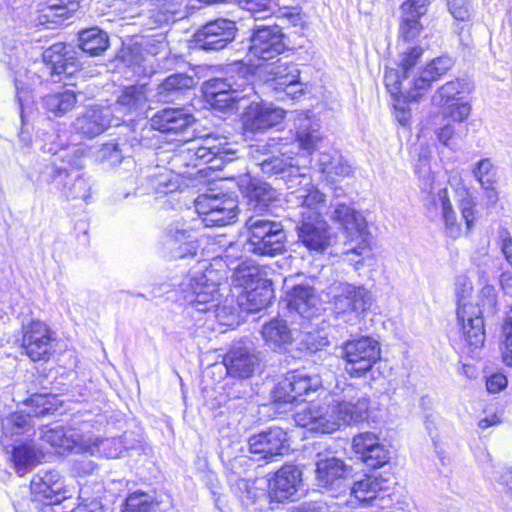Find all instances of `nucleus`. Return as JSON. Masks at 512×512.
<instances>
[{
    "label": "nucleus",
    "instance_id": "58",
    "mask_svg": "<svg viewBox=\"0 0 512 512\" xmlns=\"http://www.w3.org/2000/svg\"><path fill=\"white\" fill-rule=\"evenodd\" d=\"M439 79L428 65L420 72L418 78L413 82V89L408 91L407 98L411 101H417L435 80Z\"/></svg>",
    "mask_w": 512,
    "mask_h": 512
},
{
    "label": "nucleus",
    "instance_id": "61",
    "mask_svg": "<svg viewBox=\"0 0 512 512\" xmlns=\"http://www.w3.org/2000/svg\"><path fill=\"white\" fill-rule=\"evenodd\" d=\"M98 159L109 166L119 165L123 160L122 149L116 143L104 144L98 151Z\"/></svg>",
    "mask_w": 512,
    "mask_h": 512
},
{
    "label": "nucleus",
    "instance_id": "43",
    "mask_svg": "<svg viewBox=\"0 0 512 512\" xmlns=\"http://www.w3.org/2000/svg\"><path fill=\"white\" fill-rule=\"evenodd\" d=\"M157 172L147 179L148 185L158 194H168L180 186V176L171 168L158 167Z\"/></svg>",
    "mask_w": 512,
    "mask_h": 512
},
{
    "label": "nucleus",
    "instance_id": "39",
    "mask_svg": "<svg viewBox=\"0 0 512 512\" xmlns=\"http://www.w3.org/2000/svg\"><path fill=\"white\" fill-rule=\"evenodd\" d=\"M232 269L231 283L235 288L246 290L266 279V275L260 267L249 261H243Z\"/></svg>",
    "mask_w": 512,
    "mask_h": 512
},
{
    "label": "nucleus",
    "instance_id": "38",
    "mask_svg": "<svg viewBox=\"0 0 512 512\" xmlns=\"http://www.w3.org/2000/svg\"><path fill=\"white\" fill-rule=\"evenodd\" d=\"M62 490V482L57 473L45 472L34 477V495L37 500H48L50 504L59 502L58 495Z\"/></svg>",
    "mask_w": 512,
    "mask_h": 512
},
{
    "label": "nucleus",
    "instance_id": "5",
    "mask_svg": "<svg viewBox=\"0 0 512 512\" xmlns=\"http://www.w3.org/2000/svg\"><path fill=\"white\" fill-rule=\"evenodd\" d=\"M471 294V283L466 279L459 280L456 285L458 323L467 343L478 348L485 340L484 322L480 307L469 301Z\"/></svg>",
    "mask_w": 512,
    "mask_h": 512
},
{
    "label": "nucleus",
    "instance_id": "2",
    "mask_svg": "<svg viewBox=\"0 0 512 512\" xmlns=\"http://www.w3.org/2000/svg\"><path fill=\"white\" fill-rule=\"evenodd\" d=\"M330 220L341 226L345 233L346 260L356 269L371 255V234L364 216L353 207L337 202L330 212Z\"/></svg>",
    "mask_w": 512,
    "mask_h": 512
},
{
    "label": "nucleus",
    "instance_id": "8",
    "mask_svg": "<svg viewBox=\"0 0 512 512\" xmlns=\"http://www.w3.org/2000/svg\"><path fill=\"white\" fill-rule=\"evenodd\" d=\"M294 420L298 426L326 434L341 426L333 397L325 402L305 404L295 412Z\"/></svg>",
    "mask_w": 512,
    "mask_h": 512
},
{
    "label": "nucleus",
    "instance_id": "3",
    "mask_svg": "<svg viewBox=\"0 0 512 512\" xmlns=\"http://www.w3.org/2000/svg\"><path fill=\"white\" fill-rule=\"evenodd\" d=\"M252 74L248 68L235 64L230 68L226 78H215L204 84V94L207 101L220 110L233 108L234 104L254 95L251 84Z\"/></svg>",
    "mask_w": 512,
    "mask_h": 512
},
{
    "label": "nucleus",
    "instance_id": "6",
    "mask_svg": "<svg viewBox=\"0 0 512 512\" xmlns=\"http://www.w3.org/2000/svg\"><path fill=\"white\" fill-rule=\"evenodd\" d=\"M344 370L351 377L365 376L380 358V347L376 340L361 337L347 341L341 348Z\"/></svg>",
    "mask_w": 512,
    "mask_h": 512
},
{
    "label": "nucleus",
    "instance_id": "35",
    "mask_svg": "<svg viewBox=\"0 0 512 512\" xmlns=\"http://www.w3.org/2000/svg\"><path fill=\"white\" fill-rule=\"evenodd\" d=\"M203 163V160L196 148L193 140H185L184 143L173 152L170 157V167L179 175H184L185 168L197 167Z\"/></svg>",
    "mask_w": 512,
    "mask_h": 512
},
{
    "label": "nucleus",
    "instance_id": "37",
    "mask_svg": "<svg viewBox=\"0 0 512 512\" xmlns=\"http://www.w3.org/2000/svg\"><path fill=\"white\" fill-rule=\"evenodd\" d=\"M449 185L454 191L455 197L459 202L462 218L464 219L467 229H471L474 225V202L472 195L464 184L462 178L458 175H453L448 180Z\"/></svg>",
    "mask_w": 512,
    "mask_h": 512
},
{
    "label": "nucleus",
    "instance_id": "18",
    "mask_svg": "<svg viewBox=\"0 0 512 512\" xmlns=\"http://www.w3.org/2000/svg\"><path fill=\"white\" fill-rule=\"evenodd\" d=\"M297 233L299 241L311 251L323 252L330 245L329 225L322 217H301Z\"/></svg>",
    "mask_w": 512,
    "mask_h": 512
},
{
    "label": "nucleus",
    "instance_id": "47",
    "mask_svg": "<svg viewBox=\"0 0 512 512\" xmlns=\"http://www.w3.org/2000/svg\"><path fill=\"white\" fill-rule=\"evenodd\" d=\"M147 101V92L145 86L126 87L117 99V105L124 113H131L143 108Z\"/></svg>",
    "mask_w": 512,
    "mask_h": 512
},
{
    "label": "nucleus",
    "instance_id": "29",
    "mask_svg": "<svg viewBox=\"0 0 512 512\" xmlns=\"http://www.w3.org/2000/svg\"><path fill=\"white\" fill-rule=\"evenodd\" d=\"M261 170L266 174H282L286 179L288 189L295 187L297 181L296 175H303L299 172V167L293 163V158L289 155L288 150H280L279 155H273L263 160L260 164Z\"/></svg>",
    "mask_w": 512,
    "mask_h": 512
},
{
    "label": "nucleus",
    "instance_id": "7",
    "mask_svg": "<svg viewBox=\"0 0 512 512\" xmlns=\"http://www.w3.org/2000/svg\"><path fill=\"white\" fill-rule=\"evenodd\" d=\"M237 200L226 194H202L195 200V209L207 227L224 226L237 217Z\"/></svg>",
    "mask_w": 512,
    "mask_h": 512
},
{
    "label": "nucleus",
    "instance_id": "28",
    "mask_svg": "<svg viewBox=\"0 0 512 512\" xmlns=\"http://www.w3.org/2000/svg\"><path fill=\"white\" fill-rule=\"evenodd\" d=\"M273 298L272 283L267 278L254 286L243 290L238 296L239 305L249 313L266 308Z\"/></svg>",
    "mask_w": 512,
    "mask_h": 512
},
{
    "label": "nucleus",
    "instance_id": "24",
    "mask_svg": "<svg viewBox=\"0 0 512 512\" xmlns=\"http://www.w3.org/2000/svg\"><path fill=\"white\" fill-rule=\"evenodd\" d=\"M290 280H284L285 300L289 309L296 311L304 317L313 315L312 309L317 305L318 299L314 289L309 285H290Z\"/></svg>",
    "mask_w": 512,
    "mask_h": 512
},
{
    "label": "nucleus",
    "instance_id": "59",
    "mask_svg": "<svg viewBox=\"0 0 512 512\" xmlns=\"http://www.w3.org/2000/svg\"><path fill=\"white\" fill-rule=\"evenodd\" d=\"M124 512H155L151 496L138 492L130 494L126 499Z\"/></svg>",
    "mask_w": 512,
    "mask_h": 512
},
{
    "label": "nucleus",
    "instance_id": "27",
    "mask_svg": "<svg viewBox=\"0 0 512 512\" xmlns=\"http://www.w3.org/2000/svg\"><path fill=\"white\" fill-rule=\"evenodd\" d=\"M55 182L67 199L87 200L90 196V185L77 171H68L66 167L56 170Z\"/></svg>",
    "mask_w": 512,
    "mask_h": 512
},
{
    "label": "nucleus",
    "instance_id": "31",
    "mask_svg": "<svg viewBox=\"0 0 512 512\" xmlns=\"http://www.w3.org/2000/svg\"><path fill=\"white\" fill-rule=\"evenodd\" d=\"M266 73L270 76L267 82H270L273 89L294 88L299 79L300 72L296 65L281 62L270 63L265 66Z\"/></svg>",
    "mask_w": 512,
    "mask_h": 512
},
{
    "label": "nucleus",
    "instance_id": "60",
    "mask_svg": "<svg viewBox=\"0 0 512 512\" xmlns=\"http://www.w3.org/2000/svg\"><path fill=\"white\" fill-rule=\"evenodd\" d=\"M379 444V438L371 432H364L353 438V450L362 462L363 458L368 455L373 447L378 446Z\"/></svg>",
    "mask_w": 512,
    "mask_h": 512
},
{
    "label": "nucleus",
    "instance_id": "41",
    "mask_svg": "<svg viewBox=\"0 0 512 512\" xmlns=\"http://www.w3.org/2000/svg\"><path fill=\"white\" fill-rule=\"evenodd\" d=\"M34 362L46 360L54 351V332L43 322L34 321Z\"/></svg>",
    "mask_w": 512,
    "mask_h": 512
},
{
    "label": "nucleus",
    "instance_id": "4",
    "mask_svg": "<svg viewBox=\"0 0 512 512\" xmlns=\"http://www.w3.org/2000/svg\"><path fill=\"white\" fill-rule=\"evenodd\" d=\"M245 227L254 255L275 256L285 250L286 233L281 222L264 216H251Z\"/></svg>",
    "mask_w": 512,
    "mask_h": 512
},
{
    "label": "nucleus",
    "instance_id": "9",
    "mask_svg": "<svg viewBox=\"0 0 512 512\" xmlns=\"http://www.w3.org/2000/svg\"><path fill=\"white\" fill-rule=\"evenodd\" d=\"M332 304L337 314L360 315L370 309L373 295L364 285L349 282L334 283L330 287Z\"/></svg>",
    "mask_w": 512,
    "mask_h": 512
},
{
    "label": "nucleus",
    "instance_id": "44",
    "mask_svg": "<svg viewBox=\"0 0 512 512\" xmlns=\"http://www.w3.org/2000/svg\"><path fill=\"white\" fill-rule=\"evenodd\" d=\"M77 103V94L70 89L49 94L43 98V105L54 116H63Z\"/></svg>",
    "mask_w": 512,
    "mask_h": 512
},
{
    "label": "nucleus",
    "instance_id": "30",
    "mask_svg": "<svg viewBox=\"0 0 512 512\" xmlns=\"http://www.w3.org/2000/svg\"><path fill=\"white\" fill-rule=\"evenodd\" d=\"M347 472V466L339 458L320 459L316 463V483L321 488L330 489L337 485Z\"/></svg>",
    "mask_w": 512,
    "mask_h": 512
},
{
    "label": "nucleus",
    "instance_id": "55",
    "mask_svg": "<svg viewBox=\"0 0 512 512\" xmlns=\"http://www.w3.org/2000/svg\"><path fill=\"white\" fill-rule=\"evenodd\" d=\"M92 442H96L97 444H94L93 450L88 452L94 453L95 451H99L107 458H118L125 449L120 438L100 439L98 437H92Z\"/></svg>",
    "mask_w": 512,
    "mask_h": 512
},
{
    "label": "nucleus",
    "instance_id": "25",
    "mask_svg": "<svg viewBox=\"0 0 512 512\" xmlns=\"http://www.w3.org/2000/svg\"><path fill=\"white\" fill-rule=\"evenodd\" d=\"M37 21L39 25L59 24L70 18L80 7L78 0H40Z\"/></svg>",
    "mask_w": 512,
    "mask_h": 512
},
{
    "label": "nucleus",
    "instance_id": "63",
    "mask_svg": "<svg viewBox=\"0 0 512 512\" xmlns=\"http://www.w3.org/2000/svg\"><path fill=\"white\" fill-rule=\"evenodd\" d=\"M442 108L443 116L451 118L455 122H463L471 112V106L467 102H452Z\"/></svg>",
    "mask_w": 512,
    "mask_h": 512
},
{
    "label": "nucleus",
    "instance_id": "49",
    "mask_svg": "<svg viewBox=\"0 0 512 512\" xmlns=\"http://www.w3.org/2000/svg\"><path fill=\"white\" fill-rule=\"evenodd\" d=\"M467 83L463 80H452L442 85L432 96V104L443 107L458 100V96L464 93Z\"/></svg>",
    "mask_w": 512,
    "mask_h": 512
},
{
    "label": "nucleus",
    "instance_id": "40",
    "mask_svg": "<svg viewBox=\"0 0 512 512\" xmlns=\"http://www.w3.org/2000/svg\"><path fill=\"white\" fill-rule=\"evenodd\" d=\"M321 140L322 134L316 122H313L308 117L298 119L296 141L298 142L299 148L311 153Z\"/></svg>",
    "mask_w": 512,
    "mask_h": 512
},
{
    "label": "nucleus",
    "instance_id": "23",
    "mask_svg": "<svg viewBox=\"0 0 512 512\" xmlns=\"http://www.w3.org/2000/svg\"><path fill=\"white\" fill-rule=\"evenodd\" d=\"M193 123L194 117L182 108H167L151 118L152 128L163 133H182Z\"/></svg>",
    "mask_w": 512,
    "mask_h": 512
},
{
    "label": "nucleus",
    "instance_id": "46",
    "mask_svg": "<svg viewBox=\"0 0 512 512\" xmlns=\"http://www.w3.org/2000/svg\"><path fill=\"white\" fill-rule=\"evenodd\" d=\"M194 86V79L185 74H173L167 77L158 87V95L163 101L172 100L175 94Z\"/></svg>",
    "mask_w": 512,
    "mask_h": 512
},
{
    "label": "nucleus",
    "instance_id": "14",
    "mask_svg": "<svg viewBox=\"0 0 512 512\" xmlns=\"http://www.w3.org/2000/svg\"><path fill=\"white\" fill-rule=\"evenodd\" d=\"M223 363L230 376L249 378L259 366V353L251 341L241 340L232 345L225 354Z\"/></svg>",
    "mask_w": 512,
    "mask_h": 512
},
{
    "label": "nucleus",
    "instance_id": "13",
    "mask_svg": "<svg viewBox=\"0 0 512 512\" xmlns=\"http://www.w3.org/2000/svg\"><path fill=\"white\" fill-rule=\"evenodd\" d=\"M285 111L263 101H251L242 114V127L245 134L263 133L280 124Z\"/></svg>",
    "mask_w": 512,
    "mask_h": 512
},
{
    "label": "nucleus",
    "instance_id": "62",
    "mask_svg": "<svg viewBox=\"0 0 512 512\" xmlns=\"http://www.w3.org/2000/svg\"><path fill=\"white\" fill-rule=\"evenodd\" d=\"M324 174L328 180L335 182L350 176L352 174V167L341 155H336L334 164Z\"/></svg>",
    "mask_w": 512,
    "mask_h": 512
},
{
    "label": "nucleus",
    "instance_id": "57",
    "mask_svg": "<svg viewBox=\"0 0 512 512\" xmlns=\"http://www.w3.org/2000/svg\"><path fill=\"white\" fill-rule=\"evenodd\" d=\"M439 79L428 65L420 72L418 78L413 82V89L408 91L407 98L411 101H417L435 80Z\"/></svg>",
    "mask_w": 512,
    "mask_h": 512
},
{
    "label": "nucleus",
    "instance_id": "19",
    "mask_svg": "<svg viewBox=\"0 0 512 512\" xmlns=\"http://www.w3.org/2000/svg\"><path fill=\"white\" fill-rule=\"evenodd\" d=\"M302 473L294 465L282 466L269 480L268 496L271 502L282 503L293 497L301 484Z\"/></svg>",
    "mask_w": 512,
    "mask_h": 512
},
{
    "label": "nucleus",
    "instance_id": "54",
    "mask_svg": "<svg viewBox=\"0 0 512 512\" xmlns=\"http://www.w3.org/2000/svg\"><path fill=\"white\" fill-rule=\"evenodd\" d=\"M473 173L483 189L491 188L497 181V169L488 158L480 160Z\"/></svg>",
    "mask_w": 512,
    "mask_h": 512
},
{
    "label": "nucleus",
    "instance_id": "64",
    "mask_svg": "<svg viewBox=\"0 0 512 512\" xmlns=\"http://www.w3.org/2000/svg\"><path fill=\"white\" fill-rule=\"evenodd\" d=\"M389 459V451L380 443L378 446H374L368 455L363 458V463L368 467L377 469L387 464Z\"/></svg>",
    "mask_w": 512,
    "mask_h": 512
},
{
    "label": "nucleus",
    "instance_id": "1",
    "mask_svg": "<svg viewBox=\"0 0 512 512\" xmlns=\"http://www.w3.org/2000/svg\"><path fill=\"white\" fill-rule=\"evenodd\" d=\"M214 264L201 261L186 275L180 283V291L188 305L199 312L214 310L217 319L223 320L225 307H220V286L225 279L223 271Z\"/></svg>",
    "mask_w": 512,
    "mask_h": 512
},
{
    "label": "nucleus",
    "instance_id": "17",
    "mask_svg": "<svg viewBox=\"0 0 512 512\" xmlns=\"http://www.w3.org/2000/svg\"><path fill=\"white\" fill-rule=\"evenodd\" d=\"M248 444L249 451L256 456V460L270 459L289 449L287 433L279 427L251 436Z\"/></svg>",
    "mask_w": 512,
    "mask_h": 512
},
{
    "label": "nucleus",
    "instance_id": "20",
    "mask_svg": "<svg viewBox=\"0 0 512 512\" xmlns=\"http://www.w3.org/2000/svg\"><path fill=\"white\" fill-rule=\"evenodd\" d=\"M295 187L291 190L294 195L301 201L300 216L306 214L321 217L322 210L325 208L326 196L312 184L311 178L307 175H296Z\"/></svg>",
    "mask_w": 512,
    "mask_h": 512
},
{
    "label": "nucleus",
    "instance_id": "12",
    "mask_svg": "<svg viewBox=\"0 0 512 512\" xmlns=\"http://www.w3.org/2000/svg\"><path fill=\"white\" fill-rule=\"evenodd\" d=\"M341 425L363 422L368 418L370 399L352 385H347L341 395L333 396Z\"/></svg>",
    "mask_w": 512,
    "mask_h": 512
},
{
    "label": "nucleus",
    "instance_id": "11",
    "mask_svg": "<svg viewBox=\"0 0 512 512\" xmlns=\"http://www.w3.org/2000/svg\"><path fill=\"white\" fill-rule=\"evenodd\" d=\"M320 387L321 379L318 375L309 376L300 371H292L277 384L272 397L275 403L292 404Z\"/></svg>",
    "mask_w": 512,
    "mask_h": 512
},
{
    "label": "nucleus",
    "instance_id": "22",
    "mask_svg": "<svg viewBox=\"0 0 512 512\" xmlns=\"http://www.w3.org/2000/svg\"><path fill=\"white\" fill-rule=\"evenodd\" d=\"M111 123L109 107L93 106L75 120L74 127L78 133L92 138L104 132Z\"/></svg>",
    "mask_w": 512,
    "mask_h": 512
},
{
    "label": "nucleus",
    "instance_id": "36",
    "mask_svg": "<svg viewBox=\"0 0 512 512\" xmlns=\"http://www.w3.org/2000/svg\"><path fill=\"white\" fill-rule=\"evenodd\" d=\"M193 142L196 143V148L205 164L216 158L224 159L231 152L225 137L206 135L194 139Z\"/></svg>",
    "mask_w": 512,
    "mask_h": 512
},
{
    "label": "nucleus",
    "instance_id": "26",
    "mask_svg": "<svg viewBox=\"0 0 512 512\" xmlns=\"http://www.w3.org/2000/svg\"><path fill=\"white\" fill-rule=\"evenodd\" d=\"M428 4V0H406L402 4L400 36L405 41L413 40L420 34L422 26L419 19L426 13Z\"/></svg>",
    "mask_w": 512,
    "mask_h": 512
},
{
    "label": "nucleus",
    "instance_id": "51",
    "mask_svg": "<svg viewBox=\"0 0 512 512\" xmlns=\"http://www.w3.org/2000/svg\"><path fill=\"white\" fill-rule=\"evenodd\" d=\"M185 6V0H158L152 16L156 18L159 24L174 21L178 15L182 14V8Z\"/></svg>",
    "mask_w": 512,
    "mask_h": 512
},
{
    "label": "nucleus",
    "instance_id": "33",
    "mask_svg": "<svg viewBox=\"0 0 512 512\" xmlns=\"http://www.w3.org/2000/svg\"><path fill=\"white\" fill-rule=\"evenodd\" d=\"M387 481L380 473L366 475L356 481L351 488V497L361 504H368L374 500L381 491L387 490Z\"/></svg>",
    "mask_w": 512,
    "mask_h": 512
},
{
    "label": "nucleus",
    "instance_id": "10",
    "mask_svg": "<svg viewBox=\"0 0 512 512\" xmlns=\"http://www.w3.org/2000/svg\"><path fill=\"white\" fill-rule=\"evenodd\" d=\"M283 37L278 25H258L253 28L248 46L249 61L253 58L267 61L283 53L286 48Z\"/></svg>",
    "mask_w": 512,
    "mask_h": 512
},
{
    "label": "nucleus",
    "instance_id": "15",
    "mask_svg": "<svg viewBox=\"0 0 512 512\" xmlns=\"http://www.w3.org/2000/svg\"><path fill=\"white\" fill-rule=\"evenodd\" d=\"M236 32L234 21L219 18L200 28L194 35V42L199 49L218 51L234 40Z\"/></svg>",
    "mask_w": 512,
    "mask_h": 512
},
{
    "label": "nucleus",
    "instance_id": "21",
    "mask_svg": "<svg viewBox=\"0 0 512 512\" xmlns=\"http://www.w3.org/2000/svg\"><path fill=\"white\" fill-rule=\"evenodd\" d=\"M425 207L431 217L440 213L445 234L448 237L457 239L461 235V226L457 221V215L450 201L447 188H441L437 193L431 194Z\"/></svg>",
    "mask_w": 512,
    "mask_h": 512
},
{
    "label": "nucleus",
    "instance_id": "45",
    "mask_svg": "<svg viewBox=\"0 0 512 512\" xmlns=\"http://www.w3.org/2000/svg\"><path fill=\"white\" fill-rule=\"evenodd\" d=\"M179 230H171L168 235L164 236L163 248L165 252L173 259H184L193 257L197 254L199 244L196 239L186 240L182 245L177 246L176 234Z\"/></svg>",
    "mask_w": 512,
    "mask_h": 512
},
{
    "label": "nucleus",
    "instance_id": "53",
    "mask_svg": "<svg viewBox=\"0 0 512 512\" xmlns=\"http://www.w3.org/2000/svg\"><path fill=\"white\" fill-rule=\"evenodd\" d=\"M11 460L16 473L19 476H24L31 469L32 448L26 444L15 446L12 451Z\"/></svg>",
    "mask_w": 512,
    "mask_h": 512
},
{
    "label": "nucleus",
    "instance_id": "16",
    "mask_svg": "<svg viewBox=\"0 0 512 512\" xmlns=\"http://www.w3.org/2000/svg\"><path fill=\"white\" fill-rule=\"evenodd\" d=\"M78 54L73 46L58 42L43 52L42 59L49 66L51 75L70 77L81 69Z\"/></svg>",
    "mask_w": 512,
    "mask_h": 512
},
{
    "label": "nucleus",
    "instance_id": "48",
    "mask_svg": "<svg viewBox=\"0 0 512 512\" xmlns=\"http://www.w3.org/2000/svg\"><path fill=\"white\" fill-rule=\"evenodd\" d=\"M92 436H84L79 430L72 427H64L61 449L75 453H82L93 450Z\"/></svg>",
    "mask_w": 512,
    "mask_h": 512
},
{
    "label": "nucleus",
    "instance_id": "42",
    "mask_svg": "<svg viewBox=\"0 0 512 512\" xmlns=\"http://www.w3.org/2000/svg\"><path fill=\"white\" fill-rule=\"evenodd\" d=\"M109 46V37L106 32L94 27L79 33V47L91 56L100 55Z\"/></svg>",
    "mask_w": 512,
    "mask_h": 512
},
{
    "label": "nucleus",
    "instance_id": "52",
    "mask_svg": "<svg viewBox=\"0 0 512 512\" xmlns=\"http://www.w3.org/2000/svg\"><path fill=\"white\" fill-rule=\"evenodd\" d=\"M250 246L248 237L239 238L231 242L224 250L223 261L228 267L233 265L236 261L246 259L249 255H254V250Z\"/></svg>",
    "mask_w": 512,
    "mask_h": 512
},
{
    "label": "nucleus",
    "instance_id": "32",
    "mask_svg": "<svg viewBox=\"0 0 512 512\" xmlns=\"http://www.w3.org/2000/svg\"><path fill=\"white\" fill-rule=\"evenodd\" d=\"M15 89H16V98L20 107V117H21V130L19 133L20 141L27 147L30 146L32 138L28 129V124L26 122L25 117V102L30 97V77L28 75V70L25 69L22 71L21 69L15 72Z\"/></svg>",
    "mask_w": 512,
    "mask_h": 512
},
{
    "label": "nucleus",
    "instance_id": "50",
    "mask_svg": "<svg viewBox=\"0 0 512 512\" xmlns=\"http://www.w3.org/2000/svg\"><path fill=\"white\" fill-rule=\"evenodd\" d=\"M239 6L248 11L255 19L275 16L279 7L276 0H238Z\"/></svg>",
    "mask_w": 512,
    "mask_h": 512
},
{
    "label": "nucleus",
    "instance_id": "34",
    "mask_svg": "<svg viewBox=\"0 0 512 512\" xmlns=\"http://www.w3.org/2000/svg\"><path fill=\"white\" fill-rule=\"evenodd\" d=\"M261 333L266 345L275 351L286 349L293 340L287 322L280 318L272 319L264 324Z\"/></svg>",
    "mask_w": 512,
    "mask_h": 512
},
{
    "label": "nucleus",
    "instance_id": "56",
    "mask_svg": "<svg viewBox=\"0 0 512 512\" xmlns=\"http://www.w3.org/2000/svg\"><path fill=\"white\" fill-rule=\"evenodd\" d=\"M250 200L257 205L266 207L277 198L276 191L267 183H253L249 189Z\"/></svg>",
    "mask_w": 512,
    "mask_h": 512
}]
</instances>
